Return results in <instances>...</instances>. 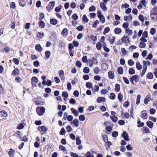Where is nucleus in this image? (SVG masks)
<instances>
[{"label": "nucleus", "mask_w": 157, "mask_h": 157, "mask_svg": "<svg viewBox=\"0 0 157 157\" xmlns=\"http://www.w3.org/2000/svg\"><path fill=\"white\" fill-rule=\"evenodd\" d=\"M36 111L39 115L42 116L45 112V109L43 107H38L36 108Z\"/></svg>", "instance_id": "nucleus-1"}, {"label": "nucleus", "mask_w": 157, "mask_h": 157, "mask_svg": "<svg viewBox=\"0 0 157 157\" xmlns=\"http://www.w3.org/2000/svg\"><path fill=\"white\" fill-rule=\"evenodd\" d=\"M88 61L89 63V66L91 67L93 66V64H97L98 63L97 59L94 57H92L91 59H89Z\"/></svg>", "instance_id": "nucleus-2"}, {"label": "nucleus", "mask_w": 157, "mask_h": 157, "mask_svg": "<svg viewBox=\"0 0 157 157\" xmlns=\"http://www.w3.org/2000/svg\"><path fill=\"white\" fill-rule=\"evenodd\" d=\"M97 14L98 17L99 18L100 21L102 23H105V18L103 15L101 13V11L98 10Z\"/></svg>", "instance_id": "nucleus-3"}, {"label": "nucleus", "mask_w": 157, "mask_h": 157, "mask_svg": "<svg viewBox=\"0 0 157 157\" xmlns=\"http://www.w3.org/2000/svg\"><path fill=\"white\" fill-rule=\"evenodd\" d=\"M39 80L36 77H33L31 78L32 84L33 87H36L37 86L36 84L38 82Z\"/></svg>", "instance_id": "nucleus-4"}, {"label": "nucleus", "mask_w": 157, "mask_h": 157, "mask_svg": "<svg viewBox=\"0 0 157 157\" xmlns=\"http://www.w3.org/2000/svg\"><path fill=\"white\" fill-rule=\"evenodd\" d=\"M55 5L54 2H49V4L46 7L47 10L49 11L53 9Z\"/></svg>", "instance_id": "nucleus-5"}, {"label": "nucleus", "mask_w": 157, "mask_h": 157, "mask_svg": "<svg viewBox=\"0 0 157 157\" xmlns=\"http://www.w3.org/2000/svg\"><path fill=\"white\" fill-rule=\"evenodd\" d=\"M122 136L125 140L127 141H129V140H130L129 138L128 135L126 131H124L123 132Z\"/></svg>", "instance_id": "nucleus-6"}, {"label": "nucleus", "mask_w": 157, "mask_h": 157, "mask_svg": "<svg viewBox=\"0 0 157 157\" xmlns=\"http://www.w3.org/2000/svg\"><path fill=\"white\" fill-rule=\"evenodd\" d=\"M151 100V97L150 95H147L145 98L144 100V103L145 104H147Z\"/></svg>", "instance_id": "nucleus-7"}, {"label": "nucleus", "mask_w": 157, "mask_h": 157, "mask_svg": "<svg viewBox=\"0 0 157 157\" xmlns=\"http://www.w3.org/2000/svg\"><path fill=\"white\" fill-rule=\"evenodd\" d=\"M71 124H74L75 126L77 127L79 125V121L77 119H75L71 122Z\"/></svg>", "instance_id": "nucleus-8"}, {"label": "nucleus", "mask_w": 157, "mask_h": 157, "mask_svg": "<svg viewBox=\"0 0 157 157\" xmlns=\"http://www.w3.org/2000/svg\"><path fill=\"white\" fill-rule=\"evenodd\" d=\"M100 7L104 11H105L107 9V8L106 7L105 4L104 3L102 2H101L100 4Z\"/></svg>", "instance_id": "nucleus-9"}, {"label": "nucleus", "mask_w": 157, "mask_h": 157, "mask_svg": "<svg viewBox=\"0 0 157 157\" xmlns=\"http://www.w3.org/2000/svg\"><path fill=\"white\" fill-rule=\"evenodd\" d=\"M59 75L62 80L64 81L65 80L64 73L63 70H61L60 71L59 73Z\"/></svg>", "instance_id": "nucleus-10"}, {"label": "nucleus", "mask_w": 157, "mask_h": 157, "mask_svg": "<svg viewBox=\"0 0 157 157\" xmlns=\"http://www.w3.org/2000/svg\"><path fill=\"white\" fill-rule=\"evenodd\" d=\"M61 33L63 36H67L68 34L67 29L66 28L63 29L61 32Z\"/></svg>", "instance_id": "nucleus-11"}, {"label": "nucleus", "mask_w": 157, "mask_h": 157, "mask_svg": "<svg viewBox=\"0 0 157 157\" xmlns=\"http://www.w3.org/2000/svg\"><path fill=\"white\" fill-rule=\"evenodd\" d=\"M116 39V37L114 36H109L108 39V40L109 41L110 43L111 44H113L114 43Z\"/></svg>", "instance_id": "nucleus-12"}, {"label": "nucleus", "mask_w": 157, "mask_h": 157, "mask_svg": "<svg viewBox=\"0 0 157 157\" xmlns=\"http://www.w3.org/2000/svg\"><path fill=\"white\" fill-rule=\"evenodd\" d=\"M15 152V151L14 150L11 149L8 153L9 156L10 157H14Z\"/></svg>", "instance_id": "nucleus-13"}, {"label": "nucleus", "mask_w": 157, "mask_h": 157, "mask_svg": "<svg viewBox=\"0 0 157 157\" xmlns=\"http://www.w3.org/2000/svg\"><path fill=\"white\" fill-rule=\"evenodd\" d=\"M19 4L22 7L25 6L26 5V0H19Z\"/></svg>", "instance_id": "nucleus-14"}, {"label": "nucleus", "mask_w": 157, "mask_h": 157, "mask_svg": "<svg viewBox=\"0 0 157 157\" xmlns=\"http://www.w3.org/2000/svg\"><path fill=\"white\" fill-rule=\"evenodd\" d=\"M108 75L110 78L113 79L114 78V75L113 71H109L108 73Z\"/></svg>", "instance_id": "nucleus-15"}, {"label": "nucleus", "mask_w": 157, "mask_h": 157, "mask_svg": "<svg viewBox=\"0 0 157 157\" xmlns=\"http://www.w3.org/2000/svg\"><path fill=\"white\" fill-rule=\"evenodd\" d=\"M151 17L152 19L154 20V21H157V13H153L151 14Z\"/></svg>", "instance_id": "nucleus-16"}, {"label": "nucleus", "mask_w": 157, "mask_h": 157, "mask_svg": "<svg viewBox=\"0 0 157 157\" xmlns=\"http://www.w3.org/2000/svg\"><path fill=\"white\" fill-rule=\"evenodd\" d=\"M38 129L41 131L40 129L44 132H46L47 130V128L45 126H42L41 127H38Z\"/></svg>", "instance_id": "nucleus-17"}, {"label": "nucleus", "mask_w": 157, "mask_h": 157, "mask_svg": "<svg viewBox=\"0 0 157 157\" xmlns=\"http://www.w3.org/2000/svg\"><path fill=\"white\" fill-rule=\"evenodd\" d=\"M71 110L76 116H78V112L77 110L73 108H72L71 109Z\"/></svg>", "instance_id": "nucleus-18"}, {"label": "nucleus", "mask_w": 157, "mask_h": 157, "mask_svg": "<svg viewBox=\"0 0 157 157\" xmlns=\"http://www.w3.org/2000/svg\"><path fill=\"white\" fill-rule=\"evenodd\" d=\"M121 29L118 27L115 28L114 30L115 33L118 35L120 34L121 33Z\"/></svg>", "instance_id": "nucleus-19"}, {"label": "nucleus", "mask_w": 157, "mask_h": 157, "mask_svg": "<svg viewBox=\"0 0 157 157\" xmlns=\"http://www.w3.org/2000/svg\"><path fill=\"white\" fill-rule=\"evenodd\" d=\"M143 67H145L147 68V66H149L150 65V62L149 61H145V60H144L143 61Z\"/></svg>", "instance_id": "nucleus-20"}, {"label": "nucleus", "mask_w": 157, "mask_h": 157, "mask_svg": "<svg viewBox=\"0 0 157 157\" xmlns=\"http://www.w3.org/2000/svg\"><path fill=\"white\" fill-rule=\"evenodd\" d=\"M136 82H138L139 81V77L137 75H135L132 76L131 77Z\"/></svg>", "instance_id": "nucleus-21"}, {"label": "nucleus", "mask_w": 157, "mask_h": 157, "mask_svg": "<svg viewBox=\"0 0 157 157\" xmlns=\"http://www.w3.org/2000/svg\"><path fill=\"white\" fill-rule=\"evenodd\" d=\"M105 101V98L103 97H98V98L97 100V101L98 103H101L102 101Z\"/></svg>", "instance_id": "nucleus-22"}, {"label": "nucleus", "mask_w": 157, "mask_h": 157, "mask_svg": "<svg viewBox=\"0 0 157 157\" xmlns=\"http://www.w3.org/2000/svg\"><path fill=\"white\" fill-rule=\"evenodd\" d=\"M35 49L38 52H41L43 48L40 44H38L36 45Z\"/></svg>", "instance_id": "nucleus-23"}, {"label": "nucleus", "mask_w": 157, "mask_h": 157, "mask_svg": "<svg viewBox=\"0 0 157 157\" xmlns=\"http://www.w3.org/2000/svg\"><path fill=\"white\" fill-rule=\"evenodd\" d=\"M58 23L57 20L56 19L53 18L51 19L50 20V23L53 25H56Z\"/></svg>", "instance_id": "nucleus-24"}, {"label": "nucleus", "mask_w": 157, "mask_h": 157, "mask_svg": "<svg viewBox=\"0 0 157 157\" xmlns=\"http://www.w3.org/2000/svg\"><path fill=\"white\" fill-rule=\"evenodd\" d=\"M146 124L147 126L150 128H151L153 127L154 124L151 121H147Z\"/></svg>", "instance_id": "nucleus-25"}, {"label": "nucleus", "mask_w": 157, "mask_h": 157, "mask_svg": "<svg viewBox=\"0 0 157 157\" xmlns=\"http://www.w3.org/2000/svg\"><path fill=\"white\" fill-rule=\"evenodd\" d=\"M85 157L81 156L80 157H94L93 154H91L90 151H88L84 155Z\"/></svg>", "instance_id": "nucleus-26"}, {"label": "nucleus", "mask_w": 157, "mask_h": 157, "mask_svg": "<svg viewBox=\"0 0 157 157\" xmlns=\"http://www.w3.org/2000/svg\"><path fill=\"white\" fill-rule=\"evenodd\" d=\"M136 66L137 69L139 70L141 69L142 67V65L140 64V63L139 62L136 63Z\"/></svg>", "instance_id": "nucleus-27"}, {"label": "nucleus", "mask_w": 157, "mask_h": 157, "mask_svg": "<svg viewBox=\"0 0 157 157\" xmlns=\"http://www.w3.org/2000/svg\"><path fill=\"white\" fill-rule=\"evenodd\" d=\"M143 133H148L150 132L149 129L147 127H143Z\"/></svg>", "instance_id": "nucleus-28"}, {"label": "nucleus", "mask_w": 157, "mask_h": 157, "mask_svg": "<svg viewBox=\"0 0 157 157\" xmlns=\"http://www.w3.org/2000/svg\"><path fill=\"white\" fill-rule=\"evenodd\" d=\"M51 52L49 51H45V54L46 58L48 59L50 58L51 55Z\"/></svg>", "instance_id": "nucleus-29"}, {"label": "nucleus", "mask_w": 157, "mask_h": 157, "mask_svg": "<svg viewBox=\"0 0 157 157\" xmlns=\"http://www.w3.org/2000/svg\"><path fill=\"white\" fill-rule=\"evenodd\" d=\"M0 113L2 116L3 117H6L7 115V112L4 110L1 111L0 112Z\"/></svg>", "instance_id": "nucleus-30"}, {"label": "nucleus", "mask_w": 157, "mask_h": 157, "mask_svg": "<svg viewBox=\"0 0 157 157\" xmlns=\"http://www.w3.org/2000/svg\"><path fill=\"white\" fill-rule=\"evenodd\" d=\"M82 21L83 22L87 23L89 21V19H88L86 15H84L82 18Z\"/></svg>", "instance_id": "nucleus-31"}, {"label": "nucleus", "mask_w": 157, "mask_h": 157, "mask_svg": "<svg viewBox=\"0 0 157 157\" xmlns=\"http://www.w3.org/2000/svg\"><path fill=\"white\" fill-rule=\"evenodd\" d=\"M141 99V96L140 94L137 95L136 98V104L139 105L140 103V100Z\"/></svg>", "instance_id": "nucleus-32"}, {"label": "nucleus", "mask_w": 157, "mask_h": 157, "mask_svg": "<svg viewBox=\"0 0 157 157\" xmlns=\"http://www.w3.org/2000/svg\"><path fill=\"white\" fill-rule=\"evenodd\" d=\"M99 87L97 85H95L94 87L92 89V91L93 92H95L96 91H98L99 90Z\"/></svg>", "instance_id": "nucleus-33"}, {"label": "nucleus", "mask_w": 157, "mask_h": 157, "mask_svg": "<svg viewBox=\"0 0 157 157\" xmlns=\"http://www.w3.org/2000/svg\"><path fill=\"white\" fill-rule=\"evenodd\" d=\"M39 25L41 28H44L45 27V24L44 22L41 21L39 22Z\"/></svg>", "instance_id": "nucleus-34"}, {"label": "nucleus", "mask_w": 157, "mask_h": 157, "mask_svg": "<svg viewBox=\"0 0 157 157\" xmlns=\"http://www.w3.org/2000/svg\"><path fill=\"white\" fill-rule=\"evenodd\" d=\"M128 72L130 75H133L135 73V71L133 68L131 67L129 68Z\"/></svg>", "instance_id": "nucleus-35"}, {"label": "nucleus", "mask_w": 157, "mask_h": 157, "mask_svg": "<svg viewBox=\"0 0 157 157\" xmlns=\"http://www.w3.org/2000/svg\"><path fill=\"white\" fill-rule=\"evenodd\" d=\"M115 90L116 92H119L120 90V86L119 84H117L115 85Z\"/></svg>", "instance_id": "nucleus-36"}, {"label": "nucleus", "mask_w": 157, "mask_h": 157, "mask_svg": "<svg viewBox=\"0 0 157 157\" xmlns=\"http://www.w3.org/2000/svg\"><path fill=\"white\" fill-rule=\"evenodd\" d=\"M147 69V68H146L145 67H143V70L141 74V77H142L144 76L146 71Z\"/></svg>", "instance_id": "nucleus-37"}, {"label": "nucleus", "mask_w": 157, "mask_h": 157, "mask_svg": "<svg viewBox=\"0 0 157 157\" xmlns=\"http://www.w3.org/2000/svg\"><path fill=\"white\" fill-rule=\"evenodd\" d=\"M110 29L109 27H107L104 29L103 32L104 35H105L106 33L109 32L110 31Z\"/></svg>", "instance_id": "nucleus-38"}, {"label": "nucleus", "mask_w": 157, "mask_h": 157, "mask_svg": "<svg viewBox=\"0 0 157 157\" xmlns=\"http://www.w3.org/2000/svg\"><path fill=\"white\" fill-rule=\"evenodd\" d=\"M110 118L113 122H117L118 120L117 117L115 116L113 117H110Z\"/></svg>", "instance_id": "nucleus-39"}, {"label": "nucleus", "mask_w": 157, "mask_h": 157, "mask_svg": "<svg viewBox=\"0 0 157 157\" xmlns=\"http://www.w3.org/2000/svg\"><path fill=\"white\" fill-rule=\"evenodd\" d=\"M86 86L89 89H90L93 87L92 84L91 82H86Z\"/></svg>", "instance_id": "nucleus-40"}, {"label": "nucleus", "mask_w": 157, "mask_h": 157, "mask_svg": "<svg viewBox=\"0 0 157 157\" xmlns=\"http://www.w3.org/2000/svg\"><path fill=\"white\" fill-rule=\"evenodd\" d=\"M117 71L118 73L120 74H122L123 73V68L120 67H118L117 69Z\"/></svg>", "instance_id": "nucleus-41"}, {"label": "nucleus", "mask_w": 157, "mask_h": 157, "mask_svg": "<svg viewBox=\"0 0 157 157\" xmlns=\"http://www.w3.org/2000/svg\"><path fill=\"white\" fill-rule=\"evenodd\" d=\"M123 97L121 93H119L118 95V98L119 100L120 101H121L123 100Z\"/></svg>", "instance_id": "nucleus-42"}, {"label": "nucleus", "mask_w": 157, "mask_h": 157, "mask_svg": "<svg viewBox=\"0 0 157 157\" xmlns=\"http://www.w3.org/2000/svg\"><path fill=\"white\" fill-rule=\"evenodd\" d=\"M145 46L146 43H145L142 42H140L139 44V47L140 48H145Z\"/></svg>", "instance_id": "nucleus-43"}, {"label": "nucleus", "mask_w": 157, "mask_h": 157, "mask_svg": "<svg viewBox=\"0 0 157 157\" xmlns=\"http://www.w3.org/2000/svg\"><path fill=\"white\" fill-rule=\"evenodd\" d=\"M76 144L77 145H80L81 143V141L80 139V137L79 136H78L76 138Z\"/></svg>", "instance_id": "nucleus-44"}, {"label": "nucleus", "mask_w": 157, "mask_h": 157, "mask_svg": "<svg viewBox=\"0 0 157 157\" xmlns=\"http://www.w3.org/2000/svg\"><path fill=\"white\" fill-rule=\"evenodd\" d=\"M141 117L143 119H147L148 116L146 113H143L141 114Z\"/></svg>", "instance_id": "nucleus-45"}, {"label": "nucleus", "mask_w": 157, "mask_h": 157, "mask_svg": "<svg viewBox=\"0 0 157 157\" xmlns=\"http://www.w3.org/2000/svg\"><path fill=\"white\" fill-rule=\"evenodd\" d=\"M37 37H40V38H42L44 36V34L43 33L38 32L37 33Z\"/></svg>", "instance_id": "nucleus-46"}, {"label": "nucleus", "mask_w": 157, "mask_h": 157, "mask_svg": "<svg viewBox=\"0 0 157 157\" xmlns=\"http://www.w3.org/2000/svg\"><path fill=\"white\" fill-rule=\"evenodd\" d=\"M94 71L96 74H98L100 71V69L98 67H96L94 69Z\"/></svg>", "instance_id": "nucleus-47"}, {"label": "nucleus", "mask_w": 157, "mask_h": 157, "mask_svg": "<svg viewBox=\"0 0 157 157\" xmlns=\"http://www.w3.org/2000/svg\"><path fill=\"white\" fill-rule=\"evenodd\" d=\"M99 21L98 20L95 21L93 24V27L95 28H96L97 27V25L99 24Z\"/></svg>", "instance_id": "nucleus-48"}, {"label": "nucleus", "mask_w": 157, "mask_h": 157, "mask_svg": "<svg viewBox=\"0 0 157 157\" xmlns=\"http://www.w3.org/2000/svg\"><path fill=\"white\" fill-rule=\"evenodd\" d=\"M83 71L85 73H88L90 72V69L87 67H85L83 69Z\"/></svg>", "instance_id": "nucleus-49"}, {"label": "nucleus", "mask_w": 157, "mask_h": 157, "mask_svg": "<svg viewBox=\"0 0 157 157\" xmlns=\"http://www.w3.org/2000/svg\"><path fill=\"white\" fill-rule=\"evenodd\" d=\"M153 74L152 73L149 72L147 75V78L148 79H151L153 78Z\"/></svg>", "instance_id": "nucleus-50"}, {"label": "nucleus", "mask_w": 157, "mask_h": 157, "mask_svg": "<svg viewBox=\"0 0 157 157\" xmlns=\"http://www.w3.org/2000/svg\"><path fill=\"white\" fill-rule=\"evenodd\" d=\"M126 33L129 35H132V31L131 30H130L129 28L125 29Z\"/></svg>", "instance_id": "nucleus-51"}, {"label": "nucleus", "mask_w": 157, "mask_h": 157, "mask_svg": "<svg viewBox=\"0 0 157 157\" xmlns=\"http://www.w3.org/2000/svg\"><path fill=\"white\" fill-rule=\"evenodd\" d=\"M96 47L98 50H100L101 48V44L100 42H98L96 45Z\"/></svg>", "instance_id": "nucleus-52"}, {"label": "nucleus", "mask_w": 157, "mask_h": 157, "mask_svg": "<svg viewBox=\"0 0 157 157\" xmlns=\"http://www.w3.org/2000/svg\"><path fill=\"white\" fill-rule=\"evenodd\" d=\"M96 7L95 6H93L90 7L89 8V11L90 12H94L96 10Z\"/></svg>", "instance_id": "nucleus-53"}, {"label": "nucleus", "mask_w": 157, "mask_h": 157, "mask_svg": "<svg viewBox=\"0 0 157 157\" xmlns=\"http://www.w3.org/2000/svg\"><path fill=\"white\" fill-rule=\"evenodd\" d=\"M128 63L130 66H132L134 64V62L131 59H129L128 61Z\"/></svg>", "instance_id": "nucleus-54"}, {"label": "nucleus", "mask_w": 157, "mask_h": 157, "mask_svg": "<svg viewBox=\"0 0 157 157\" xmlns=\"http://www.w3.org/2000/svg\"><path fill=\"white\" fill-rule=\"evenodd\" d=\"M62 96L65 98H67L68 97V94L67 92L63 91L62 93Z\"/></svg>", "instance_id": "nucleus-55"}, {"label": "nucleus", "mask_w": 157, "mask_h": 157, "mask_svg": "<svg viewBox=\"0 0 157 157\" xmlns=\"http://www.w3.org/2000/svg\"><path fill=\"white\" fill-rule=\"evenodd\" d=\"M66 132V131L65 129L64 128H62L60 132H59V134L60 135H63Z\"/></svg>", "instance_id": "nucleus-56"}, {"label": "nucleus", "mask_w": 157, "mask_h": 157, "mask_svg": "<svg viewBox=\"0 0 157 157\" xmlns=\"http://www.w3.org/2000/svg\"><path fill=\"white\" fill-rule=\"evenodd\" d=\"M79 118L80 121H83L85 120V117L84 115H81L79 116Z\"/></svg>", "instance_id": "nucleus-57"}, {"label": "nucleus", "mask_w": 157, "mask_h": 157, "mask_svg": "<svg viewBox=\"0 0 157 157\" xmlns=\"http://www.w3.org/2000/svg\"><path fill=\"white\" fill-rule=\"evenodd\" d=\"M24 127V126L22 123L19 124L17 126V128L18 129L20 130L23 128Z\"/></svg>", "instance_id": "nucleus-58"}, {"label": "nucleus", "mask_w": 157, "mask_h": 157, "mask_svg": "<svg viewBox=\"0 0 157 157\" xmlns=\"http://www.w3.org/2000/svg\"><path fill=\"white\" fill-rule=\"evenodd\" d=\"M115 97L116 95L114 93H112L110 94V96L109 97V98L110 99L113 100L115 99Z\"/></svg>", "instance_id": "nucleus-59"}, {"label": "nucleus", "mask_w": 157, "mask_h": 157, "mask_svg": "<svg viewBox=\"0 0 157 157\" xmlns=\"http://www.w3.org/2000/svg\"><path fill=\"white\" fill-rule=\"evenodd\" d=\"M61 7L62 6H58L56 7L55 8V11L56 12H59L61 9Z\"/></svg>", "instance_id": "nucleus-60"}, {"label": "nucleus", "mask_w": 157, "mask_h": 157, "mask_svg": "<svg viewBox=\"0 0 157 157\" xmlns=\"http://www.w3.org/2000/svg\"><path fill=\"white\" fill-rule=\"evenodd\" d=\"M10 51V48L7 46L5 47L4 49L2 50V52H4L5 51L6 52H8Z\"/></svg>", "instance_id": "nucleus-61"}, {"label": "nucleus", "mask_w": 157, "mask_h": 157, "mask_svg": "<svg viewBox=\"0 0 157 157\" xmlns=\"http://www.w3.org/2000/svg\"><path fill=\"white\" fill-rule=\"evenodd\" d=\"M72 19L74 20H76L78 19V17L76 13H74L72 16Z\"/></svg>", "instance_id": "nucleus-62"}, {"label": "nucleus", "mask_w": 157, "mask_h": 157, "mask_svg": "<svg viewBox=\"0 0 157 157\" xmlns=\"http://www.w3.org/2000/svg\"><path fill=\"white\" fill-rule=\"evenodd\" d=\"M76 66L78 67H80L82 66L81 62L78 60H77L76 63Z\"/></svg>", "instance_id": "nucleus-63"}, {"label": "nucleus", "mask_w": 157, "mask_h": 157, "mask_svg": "<svg viewBox=\"0 0 157 157\" xmlns=\"http://www.w3.org/2000/svg\"><path fill=\"white\" fill-rule=\"evenodd\" d=\"M130 105V103L128 101H127L126 102H124L123 104L124 106L126 108L127 107Z\"/></svg>", "instance_id": "nucleus-64"}]
</instances>
